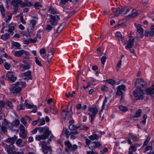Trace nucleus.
I'll return each instance as SVG.
<instances>
[{
  "label": "nucleus",
  "instance_id": "20",
  "mask_svg": "<svg viewBox=\"0 0 154 154\" xmlns=\"http://www.w3.org/2000/svg\"><path fill=\"white\" fill-rule=\"evenodd\" d=\"M151 87V88H149L145 89L146 93L147 95H152L154 94V85H152Z\"/></svg>",
  "mask_w": 154,
  "mask_h": 154
},
{
  "label": "nucleus",
  "instance_id": "49",
  "mask_svg": "<svg viewBox=\"0 0 154 154\" xmlns=\"http://www.w3.org/2000/svg\"><path fill=\"white\" fill-rule=\"evenodd\" d=\"M106 59V58L105 56V55L102 57L101 59V61L103 65H104L105 64Z\"/></svg>",
  "mask_w": 154,
  "mask_h": 154
},
{
  "label": "nucleus",
  "instance_id": "38",
  "mask_svg": "<svg viewBox=\"0 0 154 154\" xmlns=\"http://www.w3.org/2000/svg\"><path fill=\"white\" fill-rule=\"evenodd\" d=\"M34 5L35 8L37 9H39L42 7V5L41 3L38 2L35 3Z\"/></svg>",
  "mask_w": 154,
  "mask_h": 154
},
{
  "label": "nucleus",
  "instance_id": "36",
  "mask_svg": "<svg viewBox=\"0 0 154 154\" xmlns=\"http://www.w3.org/2000/svg\"><path fill=\"white\" fill-rule=\"evenodd\" d=\"M89 137L91 140H97L99 139V137H97V135L96 134H94V135H91Z\"/></svg>",
  "mask_w": 154,
  "mask_h": 154
},
{
  "label": "nucleus",
  "instance_id": "57",
  "mask_svg": "<svg viewBox=\"0 0 154 154\" xmlns=\"http://www.w3.org/2000/svg\"><path fill=\"white\" fill-rule=\"evenodd\" d=\"M40 55L45 54L46 53V50L45 48H41L40 50Z\"/></svg>",
  "mask_w": 154,
  "mask_h": 154
},
{
  "label": "nucleus",
  "instance_id": "59",
  "mask_svg": "<svg viewBox=\"0 0 154 154\" xmlns=\"http://www.w3.org/2000/svg\"><path fill=\"white\" fill-rule=\"evenodd\" d=\"M50 112H51L52 114L56 115L57 114L58 111L56 109L54 110H50Z\"/></svg>",
  "mask_w": 154,
  "mask_h": 154
},
{
  "label": "nucleus",
  "instance_id": "14",
  "mask_svg": "<svg viewBox=\"0 0 154 154\" xmlns=\"http://www.w3.org/2000/svg\"><path fill=\"white\" fill-rule=\"evenodd\" d=\"M64 144L68 146L69 149L70 151H74L78 148L76 144L72 146L69 141L65 142Z\"/></svg>",
  "mask_w": 154,
  "mask_h": 154
},
{
  "label": "nucleus",
  "instance_id": "19",
  "mask_svg": "<svg viewBox=\"0 0 154 154\" xmlns=\"http://www.w3.org/2000/svg\"><path fill=\"white\" fill-rule=\"evenodd\" d=\"M32 65V63L29 62L28 63H26V65L23 64L20 65V69L22 71H24L25 70L29 69L30 68V66Z\"/></svg>",
  "mask_w": 154,
  "mask_h": 154
},
{
  "label": "nucleus",
  "instance_id": "39",
  "mask_svg": "<svg viewBox=\"0 0 154 154\" xmlns=\"http://www.w3.org/2000/svg\"><path fill=\"white\" fill-rule=\"evenodd\" d=\"M77 127L75 125L71 124L69 126V128L70 130L73 131L77 128Z\"/></svg>",
  "mask_w": 154,
  "mask_h": 154
},
{
  "label": "nucleus",
  "instance_id": "23",
  "mask_svg": "<svg viewBox=\"0 0 154 154\" xmlns=\"http://www.w3.org/2000/svg\"><path fill=\"white\" fill-rule=\"evenodd\" d=\"M134 25L136 26L137 31L139 33L142 34L143 33V29L141 27L140 24H137L136 23H135Z\"/></svg>",
  "mask_w": 154,
  "mask_h": 154
},
{
  "label": "nucleus",
  "instance_id": "24",
  "mask_svg": "<svg viewBox=\"0 0 154 154\" xmlns=\"http://www.w3.org/2000/svg\"><path fill=\"white\" fill-rule=\"evenodd\" d=\"M91 145H92L93 149V148H95L99 146H101V147H102V145H101L100 142L98 141L97 142H92L91 143Z\"/></svg>",
  "mask_w": 154,
  "mask_h": 154
},
{
  "label": "nucleus",
  "instance_id": "15",
  "mask_svg": "<svg viewBox=\"0 0 154 154\" xmlns=\"http://www.w3.org/2000/svg\"><path fill=\"white\" fill-rule=\"evenodd\" d=\"M14 55L16 57H19L22 55L24 54L26 56L29 55V53L28 51H26L23 50H22L19 51H17L15 52Z\"/></svg>",
  "mask_w": 154,
  "mask_h": 154
},
{
  "label": "nucleus",
  "instance_id": "48",
  "mask_svg": "<svg viewBox=\"0 0 154 154\" xmlns=\"http://www.w3.org/2000/svg\"><path fill=\"white\" fill-rule=\"evenodd\" d=\"M36 105L33 104H26L25 106L28 109H32Z\"/></svg>",
  "mask_w": 154,
  "mask_h": 154
},
{
  "label": "nucleus",
  "instance_id": "2",
  "mask_svg": "<svg viewBox=\"0 0 154 154\" xmlns=\"http://www.w3.org/2000/svg\"><path fill=\"white\" fill-rule=\"evenodd\" d=\"M11 4L13 7L14 13L18 12L19 6L22 8L26 6H29L32 5L30 2H24L21 0H13L11 1Z\"/></svg>",
  "mask_w": 154,
  "mask_h": 154
},
{
  "label": "nucleus",
  "instance_id": "5",
  "mask_svg": "<svg viewBox=\"0 0 154 154\" xmlns=\"http://www.w3.org/2000/svg\"><path fill=\"white\" fill-rule=\"evenodd\" d=\"M49 16L50 17V21L51 24L52 26H56L58 21L60 20L59 16L57 15L54 16L50 14Z\"/></svg>",
  "mask_w": 154,
  "mask_h": 154
},
{
  "label": "nucleus",
  "instance_id": "1",
  "mask_svg": "<svg viewBox=\"0 0 154 154\" xmlns=\"http://www.w3.org/2000/svg\"><path fill=\"white\" fill-rule=\"evenodd\" d=\"M17 138V136L14 135L13 137L8 138L4 140V142L2 143V145L6 149L8 153H11V150L15 149V146L13 145Z\"/></svg>",
  "mask_w": 154,
  "mask_h": 154
},
{
  "label": "nucleus",
  "instance_id": "3",
  "mask_svg": "<svg viewBox=\"0 0 154 154\" xmlns=\"http://www.w3.org/2000/svg\"><path fill=\"white\" fill-rule=\"evenodd\" d=\"M133 94L137 100L143 99V95L144 93L143 90L142 89L136 88L133 91Z\"/></svg>",
  "mask_w": 154,
  "mask_h": 154
},
{
  "label": "nucleus",
  "instance_id": "62",
  "mask_svg": "<svg viewBox=\"0 0 154 154\" xmlns=\"http://www.w3.org/2000/svg\"><path fill=\"white\" fill-rule=\"evenodd\" d=\"M122 64V60H120L118 61V62L116 66V69L118 70L119 68H120Z\"/></svg>",
  "mask_w": 154,
  "mask_h": 154
},
{
  "label": "nucleus",
  "instance_id": "33",
  "mask_svg": "<svg viewBox=\"0 0 154 154\" xmlns=\"http://www.w3.org/2000/svg\"><path fill=\"white\" fill-rule=\"evenodd\" d=\"M65 25H66V23L65 22H63V23H62V24L58 27V29H57V32L54 33V36H57L58 35V30H59V28L60 27H62V28H63V27L65 26Z\"/></svg>",
  "mask_w": 154,
  "mask_h": 154
},
{
  "label": "nucleus",
  "instance_id": "34",
  "mask_svg": "<svg viewBox=\"0 0 154 154\" xmlns=\"http://www.w3.org/2000/svg\"><path fill=\"white\" fill-rule=\"evenodd\" d=\"M35 59L36 63L40 67L42 66V63L38 59V58L37 56L35 57Z\"/></svg>",
  "mask_w": 154,
  "mask_h": 154
},
{
  "label": "nucleus",
  "instance_id": "35",
  "mask_svg": "<svg viewBox=\"0 0 154 154\" xmlns=\"http://www.w3.org/2000/svg\"><path fill=\"white\" fill-rule=\"evenodd\" d=\"M115 36L118 38L119 40L122 39V36L120 32H117L115 33Z\"/></svg>",
  "mask_w": 154,
  "mask_h": 154
},
{
  "label": "nucleus",
  "instance_id": "7",
  "mask_svg": "<svg viewBox=\"0 0 154 154\" xmlns=\"http://www.w3.org/2000/svg\"><path fill=\"white\" fill-rule=\"evenodd\" d=\"M126 9L125 7H124L121 9L119 8H112V13L114 14L115 16H118L121 12H124Z\"/></svg>",
  "mask_w": 154,
  "mask_h": 154
},
{
  "label": "nucleus",
  "instance_id": "63",
  "mask_svg": "<svg viewBox=\"0 0 154 154\" xmlns=\"http://www.w3.org/2000/svg\"><path fill=\"white\" fill-rule=\"evenodd\" d=\"M52 28V27L49 24H48L47 26V27L46 28V29L48 31H49L51 30Z\"/></svg>",
  "mask_w": 154,
  "mask_h": 154
},
{
  "label": "nucleus",
  "instance_id": "31",
  "mask_svg": "<svg viewBox=\"0 0 154 154\" xmlns=\"http://www.w3.org/2000/svg\"><path fill=\"white\" fill-rule=\"evenodd\" d=\"M16 140V144L19 147H21L23 146H21V144L23 142V140L21 138L17 139Z\"/></svg>",
  "mask_w": 154,
  "mask_h": 154
},
{
  "label": "nucleus",
  "instance_id": "17",
  "mask_svg": "<svg viewBox=\"0 0 154 154\" xmlns=\"http://www.w3.org/2000/svg\"><path fill=\"white\" fill-rule=\"evenodd\" d=\"M23 79L24 80H27V82L29 79L32 80V77L31 75V71L29 70L23 73Z\"/></svg>",
  "mask_w": 154,
  "mask_h": 154
},
{
  "label": "nucleus",
  "instance_id": "25",
  "mask_svg": "<svg viewBox=\"0 0 154 154\" xmlns=\"http://www.w3.org/2000/svg\"><path fill=\"white\" fill-rule=\"evenodd\" d=\"M11 35L9 33H6L1 35V38L4 40H6L9 38V36Z\"/></svg>",
  "mask_w": 154,
  "mask_h": 154
},
{
  "label": "nucleus",
  "instance_id": "56",
  "mask_svg": "<svg viewBox=\"0 0 154 154\" xmlns=\"http://www.w3.org/2000/svg\"><path fill=\"white\" fill-rule=\"evenodd\" d=\"M101 89L103 91L105 92H106L108 91V88L106 85L102 86Z\"/></svg>",
  "mask_w": 154,
  "mask_h": 154
},
{
  "label": "nucleus",
  "instance_id": "53",
  "mask_svg": "<svg viewBox=\"0 0 154 154\" xmlns=\"http://www.w3.org/2000/svg\"><path fill=\"white\" fill-rule=\"evenodd\" d=\"M40 120V118L39 117L38 118L37 120L33 121L32 123V125L33 126L35 125L38 123L39 122Z\"/></svg>",
  "mask_w": 154,
  "mask_h": 154
},
{
  "label": "nucleus",
  "instance_id": "55",
  "mask_svg": "<svg viewBox=\"0 0 154 154\" xmlns=\"http://www.w3.org/2000/svg\"><path fill=\"white\" fill-rule=\"evenodd\" d=\"M108 83L112 85H114L116 83V82L112 79H109L107 80Z\"/></svg>",
  "mask_w": 154,
  "mask_h": 154
},
{
  "label": "nucleus",
  "instance_id": "64",
  "mask_svg": "<svg viewBox=\"0 0 154 154\" xmlns=\"http://www.w3.org/2000/svg\"><path fill=\"white\" fill-rule=\"evenodd\" d=\"M45 123V120L44 118H43L41 119V122L39 124L38 126H40L41 125H44Z\"/></svg>",
  "mask_w": 154,
  "mask_h": 154
},
{
  "label": "nucleus",
  "instance_id": "32",
  "mask_svg": "<svg viewBox=\"0 0 154 154\" xmlns=\"http://www.w3.org/2000/svg\"><path fill=\"white\" fill-rule=\"evenodd\" d=\"M25 108V106L23 104H21L18 105L17 107V109L18 111H20L24 109Z\"/></svg>",
  "mask_w": 154,
  "mask_h": 154
},
{
  "label": "nucleus",
  "instance_id": "43",
  "mask_svg": "<svg viewBox=\"0 0 154 154\" xmlns=\"http://www.w3.org/2000/svg\"><path fill=\"white\" fill-rule=\"evenodd\" d=\"M125 24L124 23H122L116 24V25L114 27L115 28H116L117 27L119 28L122 27H125Z\"/></svg>",
  "mask_w": 154,
  "mask_h": 154
},
{
  "label": "nucleus",
  "instance_id": "12",
  "mask_svg": "<svg viewBox=\"0 0 154 154\" xmlns=\"http://www.w3.org/2000/svg\"><path fill=\"white\" fill-rule=\"evenodd\" d=\"M140 146V145L137 143L131 144L129 148L128 154H133V152L136 151L137 147Z\"/></svg>",
  "mask_w": 154,
  "mask_h": 154
},
{
  "label": "nucleus",
  "instance_id": "10",
  "mask_svg": "<svg viewBox=\"0 0 154 154\" xmlns=\"http://www.w3.org/2000/svg\"><path fill=\"white\" fill-rule=\"evenodd\" d=\"M117 91L116 94L118 95H122L121 99H122L123 97V93L122 91H125L126 89V87L123 85H119L117 87Z\"/></svg>",
  "mask_w": 154,
  "mask_h": 154
},
{
  "label": "nucleus",
  "instance_id": "42",
  "mask_svg": "<svg viewBox=\"0 0 154 154\" xmlns=\"http://www.w3.org/2000/svg\"><path fill=\"white\" fill-rule=\"evenodd\" d=\"M5 104L8 107L11 108V109H13V105L12 103L10 102L9 101H7L6 103H5Z\"/></svg>",
  "mask_w": 154,
  "mask_h": 154
},
{
  "label": "nucleus",
  "instance_id": "26",
  "mask_svg": "<svg viewBox=\"0 0 154 154\" xmlns=\"http://www.w3.org/2000/svg\"><path fill=\"white\" fill-rule=\"evenodd\" d=\"M51 134V131H48L44 132V134L42 135V137L44 139L48 138L49 135Z\"/></svg>",
  "mask_w": 154,
  "mask_h": 154
},
{
  "label": "nucleus",
  "instance_id": "29",
  "mask_svg": "<svg viewBox=\"0 0 154 154\" xmlns=\"http://www.w3.org/2000/svg\"><path fill=\"white\" fill-rule=\"evenodd\" d=\"M7 125L6 124H2L1 126V130L4 133H7Z\"/></svg>",
  "mask_w": 154,
  "mask_h": 154
},
{
  "label": "nucleus",
  "instance_id": "22",
  "mask_svg": "<svg viewBox=\"0 0 154 154\" xmlns=\"http://www.w3.org/2000/svg\"><path fill=\"white\" fill-rule=\"evenodd\" d=\"M5 11L6 9L3 5L2 4L0 5V11L3 18H4L5 17Z\"/></svg>",
  "mask_w": 154,
  "mask_h": 154
},
{
  "label": "nucleus",
  "instance_id": "41",
  "mask_svg": "<svg viewBox=\"0 0 154 154\" xmlns=\"http://www.w3.org/2000/svg\"><path fill=\"white\" fill-rule=\"evenodd\" d=\"M119 108L123 112H125L127 110V108L126 107L122 105L119 106Z\"/></svg>",
  "mask_w": 154,
  "mask_h": 154
},
{
  "label": "nucleus",
  "instance_id": "46",
  "mask_svg": "<svg viewBox=\"0 0 154 154\" xmlns=\"http://www.w3.org/2000/svg\"><path fill=\"white\" fill-rule=\"evenodd\" d=\"M11 66V65L10 64H9L7 62H5L4 63V67L5 68L7 69L8 70L10 69V67Z\"/></svg>",
  "mask_w": 154,
  "mask_h": 154
},
{
  "label": "nucleus",
  "instance_id": "61",
  "mask_svg": "<svg viewBox=\"0 0 154 154\" xmlns=\"http://www.w3.org/2000/svg\"><path fill=\"white\" fill-rule=\"evenodd\" d=\"M54 48H52L49 51L48 54H50V55L53 56L54 54Z\"/></svg>",
  "mask_w": 154,
  "mask_h": 154
},
{
  "label": "nucleus",
  "instance_id": "27",
  "mask_svg": "<svg viewBox=\"0 0 154 154\" xmlns=\"http://www.w3.org/2000/svg\"><path fill=\"white\" fill-rule=\"evenodd\" d=\"M48 11L51 14L54 15L57 14L56 10L54 9L52 7L50 6L48 8Z\"/></svg>",
  "mask_w": 154,
  "mask_h": 154
},
{
  "label": "nucleus",
  "instance_id": "54",
  "mask_svg": "<svg viewBox=\"0 0 154 154\" xmlns=\"http://www.w3.org/2000/svg\"><path fill=\"white\" fill-rule=\"evenodd\" d=\"M5 101L0 100V107H1L2 109L5 107Z\"/></svg>",
  "mask_w": 154,
  "mask_h": 154
},
{
  "label": "nucleus",
  "instance_id": "8",
  "mask_svg": "<svg viewBox=\"0 0 154 154\" xmlns=\"http://www.w3.org/2000/svg\"><path fill=\"white\" fill-rule=\"evenodd\" d=\"M15 73L12 72H9L7 73L6 76L8 81L11 83L14 82L17 79V77L14 76Z\"/></svg>",
  "mask_w": 154,
  "mask_h": 154
},
{
  "label": "nucleus",
  "instance_id": "21",
  "mask_svg": "<svg viewBox=\"0 0 154 154\" xmlns=\"http://www.w3.org/2000/svg\"><path fill=\"white\" fill-rule=\"evenodd\" d=\"M73 105L72 104L70 107V109H69L68 108H67V111L66 112L65 110H63L62 112V114L63 115H65V116H71L73 114V112L72 111V109Z\"/></svg>",
  "mask_w": 154,
  "mask_h": 154
},
{
  "label": "nucleus",
  "instance_id": "45",
  "mask_svg": "<svg viewBox=\"0 0 154 154\" xmlns=\"http://www.w3.org/2000/svg\"><path fill=\"white\" fill-rule=\"evenodd\" d=\"M13 125L14 126H16L19 125L20 124V121L18 119H16L13 121Z\"/></svg>",
  "mask_w": 154,
  "mask_h": 154
},
{
  "label": "nucleus",
  "instance_id": "37",
  "mask_svg": "<svg viewBox=\"0 0 154 154\" xmlns=\"http://www.w3.org/2000/svg\"><path fill=\"white\" fill-rule=\"evenodd\" d=\"M12 45L16 47L17 49H20V47L21 46L20 44L17 42H14L12 43Z\"/></svg>",
  "mask_w": 154,
  "mask_h": 154
},
{
  "label": "nucleus",
  "instance_id": "52",
  "mask_svg": "<svg viewBox=\"0 0 154 154\" xmlns=\"http://www.w3.org/2000/svg\"><path fill=\"white\" fill-rule=\"evenodd\" d=\"M150 140V137H147L146 139V140H145V141H144V143L143 146H146Z\"/></svg>",
  "mask_w": 154,
  "mask_h": 154
},
{
  "label": "nucleus",
  "instance_id": "30",
  "mask_svg": "<svg viewBox=\"0 0 154 154\" xmlns=\"http://www.w3.org/2000/svg\"><path fill=\"white\" fill-rule=\"evenodd\" d=\"M16 84L21 86L23 88H25L26 86V83L25 82H16Z\"/></svg>",
  "mask_w": 154,
  "mask_h": 154
},
{
  "label": "nucleus",
  "instance_id": "28",
  "mask_svg": "<svg viewBox=\"0 0 154 154\" xmlns=\"http://www.w3.org/2000/svg\"><path fill=\"white\" fill-rule=\"evenodd\" d=\"M85 142L86 144L88 146L89 148L91 150L93 149L92 145H91V142L88 138L85 139Z\"/></svg>",
  "mask_w": 154,
  "mask_h": 154
},
{
  "label": "nucleus",
  "instance_id": "58",
  "mask_svg": "<svg viewBox=\"0 0 154 154\" xmlns=\"http://www.w3.org/2000/svg\"><path fill=\"white\" fill-rule=\"evenodd\" d=\"M142 112V110L141 109H138L136 111L134 116H140Z\"/></svg>",
  "mask_w": 154,
  "mask_h": 154
},
{
  "label": "nucleus",
  "instance_id": "4",
  "mask_svg": "<svg viewBox=\"0 0 154 154\" xmlns=\"http://www.w3.org/2000/svg\"><path fill=\"white\" fill-rule=\"evenodd\" d=\"M134 86L136 88L142 89L145 88L147 87V84L144 80L142 78H140L137 79L135 81Z\"/></svg>",
  "mask_w": 154,
  "mask_h": 154
},
{
  "label": "nucleus",
  "instance_id": "50",
  "mask_svg": "<svg viewBox=\"0 0 154 154\" xmlns=\"http://www.w3.org/2000/svg\"><path fill=\"white\" fill-rule=\"evenodd\" d=\"M63 133H64L65 135L69 134V132L66 128H63L62 134Z\"/></svg>",
  "mask_w": 154,
  "mask_h": 154
},
{
  "label": "nucleus",
  "instance_id": "13",
  "mask_svg": "<svg viewBox=\"0 0 154 154\" xmlns=\"http://www.w3.org/2000/svg\"><path fill=\"white\" fill-rule=\"evenodd\" d=\"M17 26V24L13 22L8 24V32L12 35H13V31L15 29V27Z\"/></svg>",
  "mask_w": 154,
  "mask_h": 154
},
{
  "label": "nucleus",
  "instance_id": "11",
  "mask_svg": "<svg viewBox=\"0 0 154 154\" xmlns=\"http://www.w3.org/2000/svg\"><path fill=\"white\" fill-rule=\"evenodd\" d=\"M88 114L89 116H95L98 112L96 107H89L88 108Z\"/></svg>",
  "mask_w": 154,
  "mask_h": 154
},
{
  "label": "nucleus",
  "instance_id": "40",
  "mask_svg": "<svg viewBox=\"0 0 154 154\" xmlns=\"http://www.w3.org/2000/svg\"><path fill=\"white\" fill-rule=\"evenodd\" d=\"M7 126L9 128H10L11 130L13 128V127L14 126L13 125L12 122L11 123L8 121H6V124Z\"/></svg>",
  "mask_w": 154,
  "mask_h": 154
},
{
  "label": "nucleus",
  "instance_id": "60",
  "mask_svg": "<svg viewBox=\"0 0 154 154\" xmlns=\"http://www.w3.org/2000/svg\"><path fill=\"white\" fill-rule=\"evenodd\" d=\"M52 56L50 55V54H48L47 57V60L48 63H49L51 61V59Z\"/></svg>",
  "mask_w": 154,
  "mask_h": 154
},
{
  "label": "nucleus",
  "instance_id": "51",
  "mask_svg": "<svg viewBox=\"0 0 154 154\" xmlns=\"http://www.w3.org/2000/svg\"><path fill=\"white\" fill-rule=\"evenodd\" d=\"M42 135L41 136L38 135H36L35 137V139L36 140L39 141L41 140H44L43 137H42Z\"/></svg>",
  "mask_w": 154,
  "mask_h": 154
},
{
  "label": "nucleus",
  "instance_id": "6",
  "mask_svg": "<svg viewBox=\"0 0 154 154\" xmlns=\"http://www.w3.org/2000/svg\"><path fill=\"white\" fill-rule=\"evenodd\" d=\"M20 133H19L20 137L23 139L27 138V131L26 130L25 128L23 125H21L19 127Z\"/></svg>",
  "mask_w": 154,
  "mask_h": 154
},
{
  "label": "nucleus",
  "instance_id": "44",
  "mask_svg": "<svg viewBox=\"0 0 154 154\" xmlns=\"http://www.w3.org/2000/svg\"><path fill=\"white\" fill-rule=\"evenodd\" d=\"M144 35L146 36L147 37H152L153 36V34L151 33L149 31H145L144 33Z\"/></svg>",
  "mask_w": 154,
  "mask_h": 154
},
{
  "label": "nucleus",
  "instance_id": "18",
  "mask_svg": "<svg viewBox=\"0 0 154 154\" xmlns=\"http://www.w3.org/2000/svg\"><path fill=\"white\" fill-rule=\"evenodd\" d=\"M125 10H125V12H123L124 14H126L128 12H129L130 11H131V13L128 16L133 18L136 17L137 15L138 14L137 13V12L134 9H132L131 8L127 9H126V12H125Z\"/></svg>",
  "mask_w": 154,
  "mask_h": 154
},
{
  "label": "nucleus",
  "instance_id": "47",
  "mask_svg": "<svg viewBox=\"0 0 154 154\" xmlns=\"http://www.w3.org/2000/svg\"><path fill=\"white\" fill-rule=\"evenodd\" d=\"M20 121L21 122H22L25 126H26L27 124V122L26 121L25 119L24 118H22L21 119Z\"/></svg>",
  "mask_w": 154,
  "mask_h": 154
},
{
  "label": "nucleus",
  "instance_id": "9",
  "mask_svg": "<svg viewBox=\"0 0 154 154\" xmlns=\"http://www.w3.org/2000/svg\"><path fill=\"white\" fill-rule=\"evenodd\" d=\"M10 89L13 93L17 94L21 91V88L18 85H16L15 82L14 84L11 86Z\"/></svg>",
  "mask_w": 154,
  "mask_h": 154
},
{
  "label": "nucleus",
  "instance_id": "16",
  "mask_svg": "<svg viewBox=\"0 0 154 154\" xmlns=\"http://www.w3.org/2000/svg\"><path fill=\"white\" fill-rule=\"evenodd\" d=\"M129 37V38L127 44L125 46V48L127 49L131 48L132 45H133L134 41V37L131 36Z\"/></svg>",
  "mask_w": 154,
  "mask_h": 154
}]
</instances>
